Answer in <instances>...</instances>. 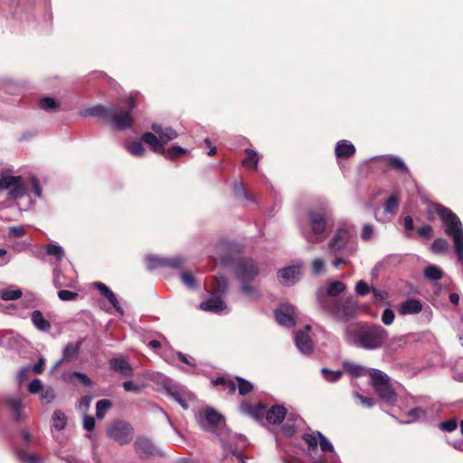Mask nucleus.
I'll use <instances>...</instances> for the list:
<instances>
[{"mask_svg": "<svg viewBox=\"0 0 463 463\" xmlns=\"http://www.w3.org/2000/svg\"><path fill=\"white\" fill-rule=\"evenodd\" d=\"M346 371L351 374L353 377H361L365 375L366 373L369 374V370L366 369V367L352 364V363H345L344 364Z\"/></svg>", "mask_w": 463, "mask_h": 463, "instance_id": "obj_33", "label": "nucleus"}, {"mask_svg": "<svg viewBox=\"0 0 463 463\" xmlns=\"http://www.w3.org/2000/svg\"><path fill=\"white\" fill-rule=\"evenodd\" d=\"M327 205L309 209L300 222L301 233L306 241L317 244L324 241L331 230Z\"/></svg>", "mask_w": 463, "mask_h": 463, "instance_id": "obj_2", "label": "nucleus"}, {"mask_svg": "<svg viewBox=\"0 0 463 463\" xmlns=\"http://www.w3.org/2000/svg\"><path fill=\"white\" fill-rule=\"evenodd\" d=\"M275 317L279 325L293 327L296 325V308L290 304H284L275 311Z\"/></svg>", "mask_w": 463, "mask_h": 463, "instance_id": "obj_11", "label": "nucleus"}, {"mask_svg": "<svg viewBox=\"0 0 463 463\" xmlns=\"http://www.w3.org/2000/svg\"><path fill=\"white\" fill-rule=\"evenodd\" d=\"M425 416L426 412L424 410H422L421 408H414L408 412L409 420H404L403 422L411 423Z\"/></svg>", "mask_w": 463, "mask_h": 463, "instance_id": "obj_50", "label": "nucleus"}, {"mask_svg": "<svg viewBox=\"0 0 463 463\" xmlns=\"http://www.w3.org/2000/svg\"><path fill=\"white\" fill-rule=\"evenodd\" d=\"M186 151L184 148L179 146H173L169 149H165V156L168 159H175L178 157L179 156L184 154Z\"/></svg>", "mask_w": 463, "mask_h": 463, "instance_id": "obj_52", "label": "nucleus"}, {"mask_svg": "<svg viewBox=\"0 0 463 463\" xmlns=\"http://www.w3.org/2000/svg\"><path fill=\"white\" fill-rule=\"evenodd\" d=\"M386 162H387V165L393 169H396V170H399V171H402L404 173L409 172L408 167L406 166L405 163L402 160V158H400L398 156H388L386 157Z\"/></svg>", "mask_w": 463, "mask_h": 463, "instance_id": "obj_39", "label": "nucleus"}, {"mask_svg": "<svg viewBox=\"0 0 463 463\" xmlns=\"http://www.w3.org/2000/svg\"><path fill=\"white\" fill-rule=\"evenodd\" d=\"M53 284L56 288H70L73 286V280L66 279L61 271L59 269H55L53 271Z\"/></svg>", "mask_w": 463, "mask_h": 463, "instance_id": "obj_35", "label": "nucleus"}, {"mask_svg": "<svg viewBox=\"0 0 463 463\" xmlns=\"http://www.w3.org/2000/svg\"><path fill=\"white\" fill-rule=\"evenodd\" d=\"M320 309L333 319L340 322H346L355 312V302L352 298L336 299L326 297L323 290L317 295Z\"/></svg>", "mask_w": 463, "mask_h": 463, "instance_id": "obj_3", "label": "nucleus"}, {"mask_svg": "<svg viewBox=\"0 0 463 463\" xmlns=\"http://www.w3.org/2000/svg\"><path fill=\"white\" fill-rule=\"evenodd\" d=\"M371 384L379 398L388 405H393L397 400V394L391 383L390 377L381 370L370 369Z\"/></svg>", "mask_w": 463, "mask_h": 463, "instance_id": "obj_6", "label": "nucleus"}, {"mask_svg": "<svg viewBox=\"0 0 463 463\" xmlns=\"http://www.w3.org/2000/svg\"><path fill=\"white\" fill-rule=\"evenodd\" d=\"M199 307L203 311L219 313L224 310L227 307V306L219 296L213 295L208 300L202 302L199 305Z\"/></svg>", "mask_w": 463, "mask_h": 463, "instance_id": "obj_19", "label": "nucleus"}, {"mask_svg": "<svg viewBox=\"0 0 463 463\" xmlns=\"http://www.w3.org/2000/svg\"><path fill=\"white\" fill-rule=\"evenodd\" d=\"M425 277L430 280H439L442 278V270L434 265L428 266L424 270Z\"/></svg>", "mask_w": 463, "mask_h": 463, "instance_id": "obj_43", "label": "nucleus"}, {"mask_svg": "<svg viewBox=\"0 0 463 463\" xmlns=\"http://www.w3.org/2000/svg\"><path fill=\"white\" fill-rule=\"evenodd\" d=\"M389 337L388 331L380 325L362 323L355 329L348 327L345 340L348 344L364 350L381 348Z\"/></svg>", "mask_w": 463, "mask_h": 463, "instance_id": "obj_1", "label": "nucleus"}, {"mask_svg": "<svg viewBox=\"0 0 463 463\" xmlns=\"http://www.w3.org/2000/svg\"><path fill=\"white\" fill-rule=\"evenodd\" d=\"M195 418L200 427L206 431H213L223 421L222 415L212 407H207L198 411Z\"/></svg>", "mask_w": 463, "mask_h": 463, "instance_id": "obj_9", "label": "nucleus"}, {"mask_svg": "<svg viewBox=\"0 0 463 463\" xmlns=\"http://www.w3.org/2000/svg\"><path fill=\"white\" fill-rule=\"evenodd\" d=\"M79 345L70 343L68 344L62 352V360H71L79 352Z\"/></svg>", "mask_w": 463, "mask_h": 463, "instance_id": "obj_47", "label": "nucleus"}, {"mask_svg": "<svg viewBox=\"0 0 463 463\" xmlns=\"http://www.w3.org/2000/svg\"><path fill=\"white\" fill-rule=\"evenodd\" d=\"M134 448L140 458L153 456L156 454V450L153 442L145 437H138L134 443Z\"/></svg>", "mask_w": 463, "mask_h": 463, "instance_id": "obj_18", "label": "nucleus"}, {"mask_svg": "<svg viewBox=\"0 0 463 463\" xmlns=\"http://www.w3.org/2000/svg\"><path fill=\"white\" fill-rule=\"evenodd\" d=\"M250 280H241L242 286H241V292L247 296L250 299L255 300L258 299L260 296V293L259 289L251 285H250L248 282Z\"/></svg>", "mask_w": 463, "mask_h": 463, "instance_id": "obj_38", "label": "nucleus"}, {"mask_svg": "<svg viewBox=\"0 0 463 463\" xmlns=\"http://www.w3.org/2000/svg\"><path fill=\"white\" fill-rule=\"evenodd\" d=\"M167 393L184 410L189 408L190 402L195 400L194 393L180 386H171L167 388Z\"/></svg>", "mask_w": 463, "mask_h": 463, "instance_id": "obj_13", "label": "nucleus"}, {"mask_svg": "<svg viewBox=\"0 0 463 463\" xmlns=\"http://www.w3.org/2000/svg\"><path fill=\"white\" fill-rule=\"evenodd\" d=\"M373 229L371 224H364L362 230L361 237L364 241H369L373 237Z\"/></svg>", "mask_w": 463, "mask_h": 463, "instance_id": "obj_64", "label": "nucleus"}, {"mask_svg": "<svg viewBox=\"0 0 463 463\" xmlns=\"http://www.w3.org/2000/svg\"><path fill=\"white\" fill-rule=\"evenodd\" d=\"M112 407V402L109 400H99L96 403V416L98 419H103L107 411Z\"/></svg>", "mask_w": 463, "mask_h": 463, "instance_id": "obj_41", "label": "nucleus"}, {"mask_svg": "<svg viewBox=\"0 0 463 463\" xmlns=\"http://www.w3.org/2000/svg\"><path fill=\"white\" fill-rule=\"evenodd\" d=\"M32 322L40 331L47 332L51 329V323L43 317L39 310H34L32 313Z\"/></svg>", "mask_w": 463, "mask_h": 463, "instance_id": "obj_30", "label": "nucleus"}, {"mask_svg": "<svg viewBox=\"0 0 463 463\" xmlns=\"http://www.w3.org/2000/svg\"><path fill=\"white\" fill-rule=\"evenodd\" d=\"M302 439L307 444L309 451L316 449L318 444L324 452L334 450L332 443L320 431L306 433Z\"/></svg>", "mask_w": 463, "mask_h": 463, "instance_id": "obj_10", "label": "nucleus"}, {"mask_svg": "<svg viewBox=\"0 0 463 463\" xmlns=\"http://www.w3.org/2000/svg\"><path fill=\"white\" fill-rule=\"evenodd\" d=\"M6 402L16 421H21L27 417L26 414L23 411V404L20 399L10 398L6 401Z\"/></svg>", "mask_w": 463, "mask_h": 463, "instance_id": "obj_27", "label": "nucleus"}, {"mask_svg": "<svg viewBox=\"0 0 463 463\" xmlns=\"http://www.w3.org/2000/svg\"><path fill=\"white\" fill-rule=\"evenodd\" d=\"M248 156L242 160V165L246 168H254L257 169L258 163H259V156L256 153V151L247 148L245 150Z\"/></svg>", "mask_w": 463, "mask_h": 463, "instance_id": "obj_36", "label": "nucleus"}, {"mask_svg": "<svg viewBox=\"0 0 463 463\" xmlns=\"http://www.w3.org/2000/svg\"><path fill=\"white\" fill-rule=\"evenodd\" d=\"M68 424V417L61 410H55L52 416V433L55 437V432L63 430Z\"/></svg>", "mask_w": 463, "mask_h": 463, "instance_id": "obj_21", "label": "nucleus"}, {"mask_svg": "<svg viewBox=\"0 0 463 463\" xmlns=\"http://www.w3.org/2000/svg\"><path fill=\"white\" fill-rule=\"evenodd\" d=\"M355 152L354 145L347 140H341L335 146V155L337 157H349Z\"/></svg>", "mask_w": 463, "mask_h": 463, "instance_id": "obj_28", "label": "nucleus"}, {"mask_svg": "<svg viewBox=\"0 0 463 463\" xmlns=\"http://www.w3.org/2000/svg\"><path fill=\"white\" fill-rule=\"evenodd\" d=\"M235 273L241 280H251L259 274V269L252 260H241L236 263Z\"/></svg>", "mask_w": 463, "mask_h": 463, "instance_id": "obj_12", "label": "nucleus"}, {"mask_svg": "<svg viewBox=\"0 0 463 463\" xmlns=\"http://www.w3.org/2000/svg\"><path fill=\"white\" fill-rule=\"evenodd\" d=\"M46 252L48 255L55 257L57 260H61L64 257V250L59 245L48 244Z\"/></svg>", "mask_w": 463, "mask_h": 463, "instance_id": "obj_48", "label": "nucleus"}, {"mask_svg": "<svg viewBox=\"0 0 463 463\" xmlns=\"http://www.w3.org/2000/svg\"><path fill=\"white\" fill-rule=\"evenodd\" d=\"M286 409L280 405L272 406L266 411V420L269 423L279 424L286 416Z\"/></svg>", "mask_w": 463, "mask_h": 463, "instance_id": "obj_25", "label": "nucleus"}, {"mask_svg": "<svg viewBox=\"0 0 463 463\" xmlns=\"http://www.w3.org/2000/svg\"><path fill=\"white\" fill-rule=\"evenodd\" d=\"M40 107L44 110H52L58 107V103L52 98H43L40 101Z\"/></svg>", "mask_w": 463, "mask_h": 463, "instance_id": "obj_55", "label": "nucleus"}, {"mask_svg": "<svg viewBox=\"0 0 463 463\" xmlns=\"http://www.w3.org/2000/svg\"><path fill=\"white\" fill-rule=\"evenodd\" d=\"M79 294L71 290L61 289L58 292V297L62 301H71L78 298Z\"/></svg>", "mask_w": 463, "mask_h": 463, "instance_id": "obj_57", "label": "nucleus"}, {"mask_svg": "<svg viewBox=\"0 0 463 463\" xmlns=\"http://www.w3.org/2000/svg\"><path fill=\"white\" fill-rule=\"evenodd\" d=\"M235 379L237 381L238 390L241 395H246L253 390V384L250 382L241 377H236Z\"/></svg>", "mask_w": 463, "mask_h": 463, "instance_id": "obj_44", "label": "nucleus"}, {"mask_svg": "<svg viewBox=\"0 0 463 463\" xmlns=\"http://www.w3.org/2000/svg\"><path fill=\"white\" fill-rule=\"evenodd\" d=\"M147 269H154L159 267H173L177 268L182 264V260L180 258H171V259H162L157 256H147L146 258Z\"/></svg>", "mask_w": 463, "mask_h": 463, "instance_id": "obj_17", "label": "nucleus"}, {"mask_svg": "<svg viewBox=\"0 0 463 463\" xmlns=\"http://www.w3.org/2000/svg\"><path fill=\"white\" fill-rule=\"evenodd\" d=\"M126 149L134 156L141 157L145 155V147L141 140H133L125 143Z\"/></svg>", "mask_w": 463, "mask_h": 463, "instance_id": "obj_32", "label": "nucleus"}, {"mask_svg": "<svg viewBox=\"0 0 463 463\" xmlns=\"http://www.w3.org/2000/svg\"><path fill=\"white\" fill-rule=\"evenodd\" d=\"M110 368L125 376L132 375L133 369L129 363L123 357H116L109 362Z\"/></svg>", "mask_w": 463, "mask_h": 463, "instance_id": "obj_23", "label": "nucleus"}, {"mask_svg": "<svg viewBox=\"0 0 463 463\" xmlns=\"http://www.w3.org/2000/svg\"><path fill=\"white\" fill-rule=\"evenodd\" d=\"M18 458L23 463H43L42 458L37 454L28 453L26 451H19Z\"/></svg>", "mask_w": 463, "mask_h": 463, "instance_id": "obj_45", "label": "nucleus"}, {"mask_svg": "<svg viewBox=\"0 0 463 463\" xmlns=\"http://www.w3.org/2000/svg\"><path fill=\"white\" fill-rule=\"evenodd\" d=\"M22 295V290L19 288H7L0 291V298L5 301L16 300Z\"/></svg>", "mask_w": 463, "mask_h": 463, "instance_id": "obj_37", "label": "nucleus"}, {"mask_svg": "<svg viewBox=\"0 0 463 463\" xmlns=\"http://www.w3.org/2000/svg\"><path fill=\"white\" fill-rule=\"evenodd\" d=\"M312 272L314 275L317 276L326 270V263L325 260L321 258H316L313 260L312 264Z\"/></svg>", "mask_w": 463, "mask_h": 463, "instance_id": "obj_51", "label": "nucleus"}, {"mask_svg": "<svg viewBox=\"0 0 463 463\" xmlns=\"http://www.w3.org/2000/svg\"><path fill=\"white\" fill-rule=\"evenodd\" d=\"M43 389V383H42L41 380H39V379L33 380L29 383V386H28V391L31 393H40Z\"/></svg>", "mask_w": 463, "mask_h": 463, "instance_id": "obj_59", "label": "nucleus"}, {"mask_svg": "<svg viewBox=\"0 0 463 463\" xmlns=\"http://www.w3.org/2000/svg\"><path fill=\"white\" fill-rule=\"evenodd\" d=\"M449 242L443 238L436 239L430 247L432 252L436 254H444L449 250Z\"/></svg>", "mask_w": 463, "mask_h": 463, "instance_id": "obj_40", "label": "nucleus"}, {"mask_svg": "<svg viewBox=\"0 0 463 463\" xmlns=\"http://www.w3.org/2000/svg\"><path fill=\"white\" fill-rule=\"evenodd\" d=\"M128 109L126 111L118 110L116 109H109L104 106L99 105L90 108L88 114L92 117H99L109 118L110 125L117 130H124L131 128L133 123L132 110L136 108V101L134 97L130 96L128 99Z\"/></svg>", "mask_w": 463, "mask_h": 463, "instance_id": "obj_4", "label": "nucleus"}, {"mask_svg": "<svg viewBox=\"0 0 463 463\" xmlns=\"http://www.w3.org/2000/svg\"><path fill=\"white\" fill-rule=\"evenodd\" d=\"M350 238L348 230L345 228H339L328 242V250L332 253H337L343 250Z\"/></svg>", "mask_w": 463, "mask_h": 463, "instance_id": "obj_14", "label": "nucleus"}, {"mask_svg": "<svg viewBox=\"0 0 463 463\" xmlns=\"http://www.w3.org/2000/svg\"><path fill=\"white\" fill-rule=\"evenodd\" d=\"M141 141L149 145L154 152L158 154L165 153V147L163 146L160 137H157L155 134L145 132L141 137Z\"/></svg>", "mask_w": 463, "mask_h": 463, "instance_id": "obj_26", "label": "nucleus"}, {"mask_svg": "<svg viewBox=\"0 0 463 463\" xmlns=\"http://www.w3.org/2000/svg\"><path fill=\"white\" fill-rule=\"evenodd\" d=\"M0 187L8 190L9 196L14 200L25 196L28 190L22 176H14L6 174L0 175Z\"/></svg>", "mask_w": 463, "mask_h": 463, "instance_id": "obj_8", "label": "nucleus"}, {"mask_svg": "<svg viewBox=\"0 0 463 463\" xmlns=\"http://www.w3.org/2000/svg\"><path fill=\"white\" fill-rule=\"evenodd\" d=\"M211 287L213 295H222L227 291L228 281L223 276L212 278Z\"/></svg>", "mask_w": 463, "mask_h": 463, "instance_id": "obj_31", "label": "nucleus"}, {"mask_svg": "<svg viewBox=\"0 0 463 463\" xmlns=\"http://www.w3.org/2000/svg\"><path fill=\"white\" fill-rule=\"evenodd\" d=\"M398 207V198L395 195L390 196L384 203V212L392 214Z\"/></svg>", "mask_w": 463, "mask_h": 463, "instance_id": "obj_53", "label": "nucleus"}, {"mask_svg": "<svg viewBox=\"0 0 463 463\" xmlns=\"http://www.w3.org/2000/svg\"><path fill=\"white\" fill-rule=\"evenodd\" d=\"M321 373H322V375L325 378V380L329 383H335V382L338 381L341 378V376L343 375L342 371H339V370L331 371L327 368H323L321 370Z\"/></svg>", "mask_w": 463, "mask_h": 463, "instance_id": "obj_46", "label": "nucleus"}, {"mask_svg": "<svg viewBox=\"0 0 463 463\" xmlns=\"http://www.w3.org/2000/svg\"><path fill=\"white\" fill-rule=\"evenodd\" d=\"M213 386L222 385L224 389L228 391L230 394H233L236 391V384L233 381L225 379L223 377H218L212 382Z\"/></svg>", "mask_w": 463, "mask_h": 463, "instance_id": "obj_42", "label": "nucleus"}, {"mask_svg": "<svg viewBox=\"0 0 463 463\" xmlns=\"http://www.w3.org/2000/svg\"><path fill=\"white\" fill-rule=\"evenodd\" d=\"M422 310V304L419 299L410 298L403 301L399 307V313L402 316L416 315Z\"/></svg>", "mask_w": 463, "mask_h": 463, "instance_id": "obj_20", "label": "nucleus"}, {"mask_svg": "<svg viewBox=\"0 0 463 463\" xmlns=\"http://www.w3.org/2000/svg\"><path fill=\"white\" fill-rule=\"evenodd\" d=\"M233 191L235 194V196L238 198H244L246 200H250V195L245 190L244 186L241 183H234L233 184Z\"/></svg>", "mask_w": 463, "mask_h": 463, "instance_id": "obj_56", "label": "nucleus"}, {"mask_svg": "<svg viewBox=\"0 0 463 463\" xmlns=\"http://www.w3.org/2000/svg\"><path fill=\"white\" fill-rule=\"evenodd\" d=\"M241 411L256 420H260L264 414L265 406L261 403L258 404L257 406H251L249 403H242L241 406Z\"/></svg>", "mask_w": 463, "mask_h": 463, "instance_id": "obj_29", "label": "nucleus"}, {"mask_svg": "<svg viewBox=\"0 0 463 463\" xmlns=\"http://www.w3.org/2000/svg\"><path fill=\"white\" fill-rule=\"evenodd\" d=\"M55 398V393L52 388H43L40 392V399L43 403L48 404L52 402Z\"/></svg>", "mask_w": 463, "mask_h": 463, "instance_id": "obj_49", "label": "nucleus"}, {"mask_svg": "<svg viewBox=\"0 0 463 463\" xmlns=\"http://www.w3.org/2000/svg\"><path fill=\"white\" fill-rule=\"evenodd\" d=\"M395 318L394 312L391 308H385L382 315V322L386 325L390 326L393 323Z\"/></svg>", "mask_w": 463, "mask_h": 463, "instance_id": "obj_58", "label": "nucleus"}, {"mask_svg": "<svg viewBox=\"0 0 463 463\" xmlns=\"http://www.w3.org/2000/svg\"><path fill=\"white\" fill-rule=\"evenodd\" d=\"M151 128L156 133L159 135L164 147L168 142L178 137L177 132L172 128L168 127L163 128L159 124L156 123L153 124Z\"/></svg>", "mask_w": 463, "mask_h": 463, "instance_id": "obj_24", "label": "nucleus"}, {"mask_svg": "<svg viewBox=\"0 0 463 463\" xmlns=\"http://www.w3.org/2000/svg\"><path fill=\"white\" fill-rule=\"evenodd\" d=\"M181 279L182 282L189 288H194L196 287V279L189 271L183 272L181 274Z\"/></svg>", "mask_w": 463, "mask_h": 463, "instance_id": "obj_54", "label": "nucleus"}, {"mask_svg": "<svg viewBox=\"0 0 463 463\" xmlns=\"http://www.w3.org/2000/svg\"><path fill=\"white\" fill-rule=\"evenodd\" d=\"M106 433L119 445H128L133 439L134 429L128 422L117 420L108 427Z\"/></svg>", "mask_w": 463, "mask_h": 463, "instance_id": "obj_7", "label": "nucleus"}, {"mask_svg": "<svg viewBox=\"0 0 463 463\" xmlns=\"http://www.w3.org/2000/svg\"><path fill=\"white\" fill-rule=\"evenodd\" d=\"M310 326H306L305 330L298 331L295 335L296 345L303 354H309L313 349V343L309 335Z\"/></svg>", "mask_w": 463, "mask_h": 463, "instance_id": "obj_16", "label": "nucleus"}, {"mask_svg": "<svg viewBox=\"0 0 463 463\" xmlns=\"http://www.w3.org/2000/svg\"><path fill=\"white\" fill-rule=\"evenodd\" d=\"M435 212L444 223L445 233L451 238L455 250L463 247V226L459 218L451 210L440 204L434 205Z\"/></svg>", "mask_w": 463, "mask_h": 463, "instance_id": "obj_5", "label": "nucleus"}, {"mask_svg": "<svg viewBox=\"0 0 463 463\" xmlns=\"http://www.w3.org/2000/svg\"><path fill=\"white\" fill-rule=\"evenodd\" d=\"M345 290V285L341 281H333L330 282L326 288V294L324 293L326 297L332 298L340 295L342 292Z\"/></svg>", "mask_w": 463, "mask_h": 463, "instance_id": "obj_34", "label": "nucleus"}, {"mask_svg": "<svg viewBox=\"0 0 463 463\" xmlns=\"http://www.w3.org/2000/svg\"><path fill=\"white\" fill-rule=\"evenodd\" d=\"M301 268L298 266H290L279 270L278 278L280 283L290 286L299 279Z\"/></svg>", "mask_w": 463, "mask_h": 463, "instance_id": "obj_15", "label": "nucleus"}, {"mask_svg": "<svg viewBox=\"0 0 463 463\" xmlns=\"http://www.w3.org/2000/svg\"><path fill=\"white\" fill-rule=\"evenodd\" d=\"M95 288H98L101 294H103L109 302L114 307L116 311L120 315L123 316L124 311L122 307L119 305V302L116 297V295L104 284L101 282H96Z\"/></svg>", "mask_w": 463, "mask_h": 463, "instance_id": "obj_22", "label": "nucleus"}, {"mask_svg": "<svg viewBox=\"0 0 463 463\" xmlns=\"http://www.w3.org/2000/svg\"><path fill=\"white\" fill-rule=\"evenodd\" d=\"M457 426L458 422L456 419H450L440 423V429L445 431H452L457 429Z\"/></svg>", "mask_w": 463, "mask_h": 463, "instance_id": "obj_63", "label": "nucleus"}, {"mask_svg": "<svg viewBox=\"0 0 463 463\" xmlns=\"http://www.w3.org/2000/svg\"><path fill=\"white\" fill-rule=\"evenodd\" d=\"M432 227L429 224H424L418 230V234L425 239H430L432 236Z\"/></svg>", "mask_w": 463, "mask_h": 463, "instance_id": "obj_62", "label": "nucleus"}, {"mask_svg": "<svg viewBox=\"0 0 463 463\" xmlns=\"http://www.w3.org/2000/svg\"><path fill=\"white\" fill-rule=\"evenodd\" d=\"M355 291L360 296H365L369 293L370 288L366 282H364V280H359L356 283Z\"/></svg>", "mask_w": 463, "mask_h": 463, "instance_id": "obj_61", "label": "nucleus"}, {"mask_svg": "<svg viewBox=\"0 0 463 463\" xmlns=\"http://www.w3.org/2000/svg\"><path fill=\"white\" fill-rule=\"evenodd\" d=\"M123 388L126 392H131L135 393H138L141 392L142 387L138 384H136L133 381H126L123 383Z\"/></svg>", "mask_w": 463, "mask_h": 463, "instance_id": "obj_60", "label": "nucleus"}]
</instances>
